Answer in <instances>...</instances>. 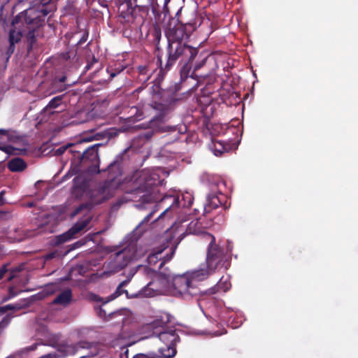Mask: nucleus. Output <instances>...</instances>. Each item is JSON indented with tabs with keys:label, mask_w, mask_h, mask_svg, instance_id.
I'll use <instances>...</instances> for the list:
<instances>
[{
	"label": "nucleus",
	"mask_w": 358,
	"mask_h": 358,
	"mask_svg": "<svg viewBox=\"0 0 358 358\" xmlns=\"http://www.w3.org/2000/svg\"><path fill=\"white\" fill-rule=\"evenodd\" d=\"M230 288H231L230 282L227 279L224 280V278L222 277V278H221L220 281L217 282V284L214 287V289H215V291L213 292V293H215L216 292H226Z\"/></svg>",
	"instance_id": "cd10ccee"
},
{
	"label": "nucleus",
	"mask_w": 358,
	"mask_h": 358,
	"mask_svg": "<svg viewBox=\"0 0 358 358\" xmlns=\"http://www.w3.org/2000/svg\"><path fill=\"white\" fill-rule=\"evenodd\" d=\"M225 196L220 192L210 193L207 196L206 203L203 206V214L205 215L210 213L213 209L222 205Z\"/></svg>",
	"instance_id": "f3484780"
},
{
	"label": "nucleus",
	"mask_w": 358,
	"mask_h": 358,
	"mask_svg": "<svg viewBox=\"0 0 358 358\" xmlns=\"http://www.w3.org/2000/svg\"><path fill=\"white\" fill-rule=\"evenodd\" d=\"M127 181V185L124 189L131 193V200L138 202L136 205L137 208L150 210L136 229L141 228L147 224L159 208L164 210L156 220L164 217L169 212L176 210L180 206L183 208H190L193 203V197L189 193L182 195L183 203L180 201L179 196L176 194H166L162 196L159 185L162 180L159 173L154 170H137Z\"/></svg>",
	"instance_id": "f257e3e1"
},
{
	"label": "nucleus",
	"mask_w": 358,
	"mask_h": 358,
	"mask_svg": "<svg viewBox=\"0 0 358 358\" xmlns=\"http://www.w3.org/2000/svg\"><path fill=\"white\" fill-rule=\"evenodd\" d=\"M55 257V252H50L45 256V260H50Z\"/></svg>",
	"instance_id": "a18cd8bd"
},
{
	"label": "nucleus",
	"mask_w": 358,
	"mask_h": 358,
	"mask_svg": "<svg viewBox=\"0 0 358 358\" xmlns=\"http://www.w3.org/2000/svg\"><path fill=\"white\" fill-rule=\"evenodd\" d=\"M138 80L141 82L142 84L133 92L132 94L134 96L138 95L141 91L145 89L147 87L146 83L150 78L153 72V71L147 66H138Z\"/></svg>",
	"instance_id": "a211bd4d"
},
{
	"label": "nucleus",
	"mask_w": 358,
	"mask_h": 358,
	"mask_svg": "<svg viewBox=\"0 0 358 358\" xmlns=\"http://www.w3.org/2000/svg\"><path fill=\"white\" fill-rule=\"evenodd\" d=\"M130 280H131V278H127V279H126V280H123L122 282H121L119 284V285L117 286V287L116 288V289L114 292V293H113L110 296V298L111 299H116L117 297L120 296V295H122L124 293L126 294L127 298H131L132 296H129V293H128L127 290L123 289V287H124L125 286H127L129 283Z\"/></svg>",
	"instance_id": "b1692460"
},
{
	"label": "nucleus",
	"mask_w": 358,
	"mask_h": 358,
	"mask_svg": "<svg viewBox=\"0 0 358 358\" xmlns=\"http://www.w3.org/2000/svg\"><path fill=\"white\" fill-rule=\"evenodd\" d=\"M27 165L22 158H12L8 163V168L12 172L23 171Z\"/></svg>",
	"instance_id": "5701e85b"
},
{
	"label": "nucleus",
	"mask_w": 358,
	"mask_h": 358,
	"mask_svg": "<svg viewBox=\"0 0 358 358\" xmlns=\"http://www.w3.org/2000/svg\"><path fill=\"white\" fill-rule=\"evenodd\" d=\"M1 217L3 216V212L1 210Z\"/></svg>",
	"instance_id": "4d7b16f0"
},
{
	"label": "nucleus",
	"mask_w": 358,
	"mask_h": 358,
	"mask_svg": "<svg viewBox=\"0 0 358 358\" xmlns=\"http://www.w3.org/2000/svg\"><path fill=\"white\" fill-rule=\"evenodd\" d=\"M151 107L159 113L152 120L151 124L153 127L156 126L157 123L163 122L164 117L169 112V106L166 103H162L158 101H152Z\"/></svg>",
	"instance_id": "aec40b11"
},
{
	"label": "nucleus",
	"mask_w": 358,
	"mask_h": 358,
	"mask_svg": "<svg viewBox=\"0 0 358 358\" xmlns=\"http://www.w3.org/2000/svg\"><path fill=\"white\" fill-rule=\"evenodd\" d=\"M122 352L120 353V358H129V350L127 348L122 349Z\"/></svg>",
	"instance_id": "79ce46f5"
},
{
	"label": "nucleus",
	"mask_w": 358,
	"mask_h": 358,
	"mask_svg": "<svg viewBox=\"0 0 358 358\" xmlns=\"http://www.w3.org/2000/svg\"><path fill=\"white\" fill-rule=\"evenodd\" d=\"M177 245H172L169 248V252L165 256L162 257V252L167 248L166 246L161 245L160 247L153 250L148 258L147 261L150 266H155L158 262L160 261L159 265L158 266L159 270H160L163 266L169 262L173 257Z\"/></svg>",
	"instance_id": "4468645a"
},
{
	"label": "nucleus",
	"mask_w": 358,
	"mask_h": 358,
	"mask_svg": "<svg viewBox=\"0 0 358 358\" xmlns=\"http://www.w3.org/2000/svg\"><path fill=\"white\" fill-rule=\"evenodd\" d=\"M162 38V30L159 26H154L148 31V40L149 43L154 47V54L155 55L157 63L160 67V72H167L168 71L164 70L163 61H162V50L160 47L159 43Z\"/></svg>",
	"instance_id": "dca6fc26"
},
{
	"label": "nucleus",
	"mask_w": 358,
	"mask_h": 358,
	"mask_svg": "<svg viewBox=\"0 0 358 358\" xmlns=\"http://www.w3.org/2000/svg\"><path fill=\"white\" fill-rule=\"evenodd\" d=\"M122 204V202L120 201H117L116 203H113L111 206V208L113 210H117V209H119V208L120 207Z\"/></svg>",
	"instance_id": "c03bdc74"
},
{
	"label": "nucleus",
	"mask_w": 358,
	"mask_h": 358,
	"mask_svg": "<svg viewBox=\"0 0 358 358\" xmlns=\"http://www.w3.org/2000/svg\"><path fill=\"white\" fill-rule=\"evenodd\" d=\"M132 358H162L157 355L155 352H149L148 353H140L134 355Z\"/></svg>",
	"instance_id": "c9c22d12"
},
{
	"label": "nucleus",
	"mask_w": 358,
	"mask_h": 358,
	"mask_svg": "<svg viewBox=\"0 0 358 358\" xmlns=\"http://www.w3.org/2000/svg\"><path fill=\"white\" fill-rule=\"evenodd\" d=\"M206 58H203L199 62L196 63L195 64V66H194V71H197L199 70V69H201L206 63Z\"/></svg>",
	"instance_id": "a19ab883"
},
{
	"label": "nucleus",
	"mask_w": 358,
	"mask_h": 358,
	"mask_svg": "<svg viewBox=\"0 0 358 358\" xmlns=\"http://www.w3.org/2000/svg\"><path fill=\"white\" fill-rule=\"evenodd\" d=\"M151 1L155 2V3H157V0H151Z\"/></svg>",
	"instance_id": "6e6d98bb"
},
{
	"label": "nucleus",
	"mask_w": 358,
	"mask_h": 358,
	"mask_svg": "<svg viewBox=\"0 0 358 358\" xmlns=\"http://www.w3.org/2000/svg\"><path fill=\"white\" fill-rule=\"evenodd\" d=\"M155 4L151 0H138L135 2L124 0L118 5L119 21L132 29L139 28L144 24L150 10L155 9Z\"/></svg>",
	"instance_id": "423d86ee"
},
{
	"label": "nucleus",
	"mask_w": 358,
	"mask_h": 358,
	"mask_svg": "<svg viewBox=\"0 0 358 358\" xmlns=\"http://www.w3.org/2000/svg\"><path fill=\"white\" fill-rule=\"evenodd\" d=\"M62 96H57L54 98H52L48 104L45 106V108L43 109L44 112H48L50 114H54L55 111H51L52 109H55L57 108L62 103Z\"/></svg>",
	"instance_id": "bb28decb"
},
{
	"label": "nucleus",
	"mask_w": 358,
	"mask_h": 358,
	"mask_svg": "<svg viewBox=\"0 0 358 358\" xmlns=\"http://www.w3.org/2000/svg\"><path fill=\"white\" fill-rule=\"evenodd\" d=\"M217 185H218V182H216L215 184V187H217Z\"/></svg>",
	"instance_id": "5fc2aeb1"
},
{
	"label": "nucleus",
	"mask_w": 358,
	"mask_h": 358,
	"mask_svg": "<svg viewBox=\"0 0 358 358\" xmlns=\"http://www.w3.org/2000/svg\"><path fill=\"white\" fill-rule=\"evenodd\" d=\"M36 6L30 8L27 12L28 18L30 20H37L38 22H43L40 16L44 17L56 10V5L53 0H36Z\"/></svg>",
	"instance_id": "f8f14e48"
},
{
	"label": "nucleus",
	"mask_w": 358,
	"mask_h": 358,
	"mask_svg": "<svg viewBox=\"0 0 358 358\" xmlns=\"http://www.w3.org/2000/svg\"><path fill=\"white\" fill-rule=\"evenodd\" d=\"M91 220V215H87L86 217H82L80 219L67 231L55 237V245H59L73 238L77 234L85 229L88 226Z\"/></svg>",
	"instance_id": "ddd939ff"
},
{
	"label": "nucleus",
	"mask_w": 358,
	"mask_h": 358,
	"mask_svg": "<svg viewBox=\"0 0 358 358\" xmlns=\"http://www.w3.org/2000/svg\"><path fill=\"white\" fill-rule=\"evenodd\" d=\"M42 358H57L55 354H48L42 357Z\"/></svg>",
	"instance_id": "de8ad7c7"
},
{
	"label": "nucleus",
	"mask_w": 358,
	"mask_h": 358,
	"mask_svg": "<svg viewBox=\"0 0 358 358\" xmlns=\"http://www.w3.org/2000/svg\"><path fill=\"white\" fill-rule=\"evenodd\" d=\"M177 15L178 22L173 25L169 22L165 31L168 45L163 69L166 71H169L180 58L189 61L199 53L197 48L183 42V38L188 37L201 24L202 17L194 11L189 13V19L182 16L181 13H178Z\"/></svg>",
	"instance_id": "f03ea898"
},
{
	"label": "nucleus",
	"mask_w": 358,
	"mask_h": 358,
	"mask_svg": "<svg viewBox=\"0 0 358 358\" xmlns=\"http://www.w3.org/2000/svg\"><path fill=\"white\" fill-rule=\"evenodd\" d=\"M155 87H156L157 89V91H159V87L155 86V85H152L151 89H152V91L154 92L155 91Z\"/></svg>",
	"instance_id": "603ef678"
},
{
	"label": "nucleus",
	"mask_w": 358,
	"mask_h": 358,
	"mask_svg": "<svg viewBox=\"0 0 358 358\" xmlns=\"http://www.w3.org/2000/svg\"><path fill=\"white\" fill-rule=\"evenodd\" d=\"M13 317L14 316L13 315V313H8L5 317H3V319H1V329L6 327L9 324L11 318Z\"/></svg>",
	"instance_id": "e433bc0d"
},
{
	"label": "nucleus",
	"mask_w": 358,
	"mask_h": 358,
	"mask_svg": "<svg viewBox=\"0 0 358 358\" xmlns=\"http://www.w3.org/2000/svg\"><path fill=\"white\" fill-rule=\"evenodd\" d=\"M237 147L238 145L235 143H225L221 141H213L210 145V148L216 156L229 153L231 151L236 150Z\"/></svg>",
	"instance_id": "6ab92c4d"
},
{
	"label": "nucleus",
	"mask_w": 358,
	"mask_h": 358,
	"mask_svg": "<svg viewBox=\"0 0 358 358\" xmlns=\"http://www.w3.org/2000/svg\"><path fill=\"white\" fill-rule=\"evenodd\" d=\"M78 115L82 119L78 122L73 120V121H72V123L82 124V123L89 121L90 120V118L92 117V115L90 114V113L86 112V111H80V112H78Z\"/></svg>",
	"instance_id": "473e14b6"
},
{
	"label": "nucleus",
	"mask_w": 358,
	"mask_h": 358,
	"mask_svg": "<svg viewBox=\"0 0 358 358\" xmlns=\"http://www.w3.org/2000/svg\"><path fill=\"white\" fill-rule=\"evenodd\" d=\"M95 310H96V314L97 315L102 318V319H104L106 320H108V317H112L113 316L115 315L116 313H109L108 315H107V313L106 311L101 306L99 307H97V308H95Z\"/></svg>",
	"instance_id": "2f4dec72"
},
{
	"label": "nucleus",
	"mask_w": 358,
	"mask_h": 358,
	"mask_svg": "<svg viewBox=\"0 0 358 358\" xmlns=\"http://www.w3.org/2000/svg\"><path fill=\"white\" fill-rule=\"evenodd\" d=\"M145 136L147 138H149L152 136V132H147L145 134Z\"/></svg>",
	"instance_id": "8fccbe9b"
},
{
	"label": "nucleus",
	"mask_w": 358,
	"mask_h": 358,
	"mask_svg": "<svg viewBox=\"0 0 358 358\" xmlns=\"http://www.w3.org/2000/svg\"><path fill=\"white\" fill-rule=\"evenodd\" d=\"M160 131H177V134H176V138H178V136L180 134V131H178V129H177V127L176 126H166V127H163Z\"/></svg>",
	"instance_id": "4c0bfd02"
},
{
	"label": "nucleus",
	"mask_w": 358,
	"mask_h": 358,
	"mask_svg": "<svg viewBox=\"0 0 358 358\" xmlns=\"http://www.w3.org/2000/svg\"><path fill=\"white\" fill-rule=\"evenodd\" d=\"M136 247L134 245H130L121 250L115 252L114 254L110 255L106 263V268L111 273H117L121 271L132 259L136 258Z\"/></svg>",
	"instance_id": "9d476101"
},
{
	"label": "nucleus",
	"mask_w": 358,
	"mask_h": 358,
	"mask_svg": "<svg viewBox=\"0 0 358 358\" xmlns=\"http://www.w3.org/2000/svg\"><path fill=\"white\" fill-rule=\"evenodd\" d=\"M34 206V203L33 202H29L27 203V206L29 207V208H31Z\"/></svg>",
	"instance_id": "3c124183"
},
{
	"label": "nucleus",
	"mask_w": 358,
	"mask_h": 358,
	"mask_svg": "<svg viewBox=\"0 0 358 358\" xmlns=\"http://www.w3.org/2000/svg\"><path fill=\"white\" fill-rule=\"evenodd\" d=\"M29 8L26 10L20 13L17 15H16L11 22L12 28L9 31L8 36V41L9 46L6 51V55L8 58H9L11 55L14 52L15 47V43H17L20 41L22 32L20 30V24H26L29 31L27 34V41L28 43V49L31 50L33 48V45L36 42V37L38 36L36 34L38 30L45 25V18L48 15H44V17L40 16V20L43 19V22L40 23L37 20H30L28 18L27 12Z\"/></svg>",
	"instance_id": "39448f33"
},
{
	"label": "nucleus",
	"mask_w": 358,
	"mask_h": 358,
	"mask_svg": "<svg viewBox=\"0 0 358 358\" xmlns=\"http://www.w3.org/2000/svg\"><path fill=\"white\" fill-rule=\"evenodd\" d=\"M3 194H4V192L3 191H1V205L3 204L6 201L3 198Z\"/></svg>",
	"instance_id": "09e8293b"
},
{
	"label": "nucleus",
	"mask_w": 358,
	"mask_h": 358,
	"mask_svg": "<svg viewBox=\"0 0 358 358\" xmlns=\"http://www.w3.org/2000/svg\"><path fill=\"white\" fill-rule=\"evenodd\" d=\"M100 158H71V167L64 177L78 176L73 179L71 193L76 198H81L89 190L92 176L108 170L110 172L115 167V162H111L106 167L100 168Z\"/></svg>",
	"instance_id": "7ed1b4c3"
},
{
	"label": "nucleus",
	"mask_w": 358,
	"mask_h": 358,
	"mask_svg": "<svg viewBox=\"0 0 358 358\" xmlns=\"http://www.w3.org/2000/svg\"><path fill=\"white\" fill-rule=\"evenodd\" d=\"M131 176L126 177L122 182L116 176H113L110 179H107L103 183H100L96 188L91 189L88 192V201L83 203L76 207L71 213V217H73L79 214H83V217L87 215L93 216L91 210L97 205L110 199L115 194L117 188H120L126 194H131L127 192L124 188L127 185V180L130 178Z\"/></svg>",
	"instance_id": "20e7f679"
},
{
	"label": "nucleus",
	"mask_w": 358,
	"mask_h": 358,
	"mask_svg": "<svg viewBox=\"0 0 358 358\" xmlns=\"http://www.w3.org/2000/svg\"><path fill=\"white\" fill-rule=\"evenodd\" d=\"M21 309V306L18 304H8L4 306H1V315L6 313L8 310H12L13 312L16 310Z\"/></svg>",
	"instance_id": "72a5a7b5"
},
{
	"label": "nucleus",
	"mask_w": 358,
	"mask_h": 358,
	"mask_svg": "<svg viewBox=\"0 0 358 358\" xmlns=\"http://www.w3.org/2000/svg\"><path fill=\"white\" fill-rule=\"evenodd\" d=\"M195 57H193L191 60H185L182 57L179 59L180 60V62L183 63L182 66L180 69V78L182 80H185L188 78L189 73L190 72V70L192 69V62L194 59Z\"/></svg>",
	"instance_id": "393cba45"
},
{
	"label": "nucleus",
	"mask_w": 358,
	"mask_h": 358,
	"mask_svg": "<svg viewBox=\"0 0 358 358\" xmlns=\"http://www.w3.org/2000/svg\"><path fill=\"white\" fill-rule=\"evenodd\" d=\"M124 69H125V66L119 64L118 66H115V67H113V66H108L107 68L106 71L109 73L110 78H113L117 74H119L122 71H123Z\"/></svg>",
	"instance_id": "c756f323"
},
{
	"label": "nucleus",
	"mask_w": 358,
	"mask_h": 358,
	"mask_svg": "<svg viewBox=\"0 0 358 358\" xmlns=\"http://www.w3.org/2000/svg\"><path fill=\"white\" fill-rule=\"evenodd\" d=\"M19 271L20 270L17 268L10 270L8 265L3 264L1 266V279L6 278L7 281H10Z\"/></svg>",
	"instance_id": "a878e982"
},
{
	"label": "nucleus",
	"mask_w": 358,
	"mask_h": 358,
	"mask_svg": "<svg viewBox=\"0 0 358 358\" xmlns=\"http://www.w3.org/2000/svg\"><path fill=\"white\" fill-rule=\"evenodd\" d=\"M65 80H66V77H64H64H62V78L60 79V81H61V82H64V81H65Z\"/></svg>",
	"instance_id": "864d4df0"
},
{
	"label": "nucleus",
	"mask_w": 358,
	"mask_h": 358,
	"mask_svg": "<svg viewBox=\"0 0 358 358\" xmlns=\"http://www.w3.org/2000/svg\"><path fill=\"white\" fill-rule=\"evenodd\" d=\"M204 238L210 241L206 257L208 275L216 269L225 267L227 268L229 262L224 250L215 243V238L211 234L204 232Z\"/></svg>",
	"instance_id": "6e6552de"
},
{
	"label": "nucleus",
	"mask_w": 358,
	"mask_h": 358,
	"mask_svg": "<svg viewBox=\"0 0 358 358\" xmlns=\"http://www.w3.org/2000/svg\"><path fill=\"white\" fill-rule=\"evenodd\" d=\"M99 5L103 8H108L109 3H114L118 8V5L121 2V0H98Z\"/></svg>",
	"instance_id": "f704fd0d"
},
{
	"label": "nucleus",
	"mask_w": 358,
	"mask_h": 358,
	"mask_svg": "<svg viewBox=\"0 0 358 358\" xmlns=\"http://www.w3.org/2000/svg\"><path fill=\"white\" fill-rule=\"evenodd\" d=\"M16 295L17 292L14 291V289L13 287H10L8 289V296L3 297V299L1 300V303L9 300L10 299L15 296Z\"/></svg>",
	"instance_id": "58836bf2"
},
{
	"label": "nucleus",
	"mask_w": 358,
	"mask_h": 358,
	"mask_svg": "<svg viewBox=\"0 0 358 358\" xmlns=\"http://www.w3.org/2000/svg\"><path fill=\"white\" fill-rule=\"evenodd\" d=\"M87 38H88V32L84 33L83 36L81 37V38L78 42V45H82L83 43L86 42V41L87 40Z\"/></svg>",
	"instance_id": "37998d69"
},
{
	"label": "nucleus",
	"mask_w": 358,
	"mask_h": 358,
	"mask_svg": "<svg viewBox=\"0 0 358 358\" xmlns=\"http://www.w3.org/2000/svg\"><path fill=\"white\" fill-rule=\"evenodd\" d=\"M80 348H84L86 347L84 345H81V343L68 344L64 343L58 345L57 350L61 352L62 356H69L75 355Z\"/></svg>",
	"instance_id": "412c9836"
},
{
	"label": "nucleus",
	"mask_w": 358,
	"mask_h": 358,
	"mask_svg": "<svg viewBox=\"0 0 358 358\" xmlns=\"http://www.w3.org/2000/svg\"><path fill=\"white\" fill-rule=\"evenodd\" d=\"M152 285V282H149L146 286H145L139 292V295L144 296H152L155 294V290L151 287Z\"/></svg>",
	"instance_id": "7c9ffc66"
},
{
	"label": "nucleus",
	"mask_w": 358,
	"mask_h": 358,
	"mask_svg": "<svg viewBox=\"0 0 358 358\" xmlns=\"http://www.w3.org/2000/svg\"><path fill=\"white\" fill-rule=\"evenodd\" d=\"M164 343V346L160 347L157 352L158 357L162 358H172L176 354V343L180 338L175 329L164 331L155 330L153 333Z\"/></svg>",
	"instance_id": "9b49d317"
},
{
	"label": "nucleus",
	"mask_w": 358,
	"mask_h": 358,
	"mask_svg": "<svg viewBox=\"0 0 358 358\" xmlns=\"http://www.w3.org/2000/svg\"><path fill=\"white\" fill-rule=\"evenodd\" d=\"M98 62V59L93 55L92 57L91 61L87 62V64L85 67V71H87L88 70L91 69L92 66Z\"/></svg>",
	"instance_id": "ea45409f"
},
{
	"label": "nucleus",
	"mask_w": 358,
	"mask_h": 358,
	"mask_svg": "<svg viewBox=\"0 0 358 358\" xmlns=\"http://www.w3.org/2000/svg\"><path fill=\"white\" fill-rule=\"evenodd\" d=\"M100 143L93 145H87L86 141H81L76 144H69V155L71 157H99L98 148Z\"/></svg>",
	"instance_id": "2eb2a0df"
},
{
	"label": "nucleus",
	"mask_w": 358,
	"mask_h": 358,
	"mask_svg": "<svg viewBox=\"0 0 358 358\" xmlns=\"http://www.w3.org/2000/svg\"><path fill=\"white\" fill-rule=\"evenodd\" d=\"M208 272L205 268L194 270L173 278V285L180 295L196 296L200 293L199 282L206 279Z\"/></svg>",
	"instance_id": "0eeeda50"
},
{
	"label": "nucleus",
	"mask_w": 358,
	"mask_h": 358,
	"mask_svg": "<svg viewBox=\"0 0 358 358\" xmlns=\"http://www.w3.org/2000/svg\"><path fill=\"white\" fill-rule=\"evenodd\" d=\"M53 153L50 157H60L63 155H65L66 157L69 156V144L66 145H62L55 150H52Z\"/></svg>",
	"instance_id": "c85d7f7f"
},
{
	"label": "nucleus",
	"mask_w": 358,
	"mask_h": 358,
	"mask_svg": "<svg viewBox=\"0 0 358 358\" xmlns=\"http://www.w3.org/2000/svg\"><path fill=\"white\" fill-rule=\"evenodd\" d=\"M6 140L8 145H1V151L8 155H24L28 145L27 136L20 135L15 131H8L1 129V141Z\"/></svg>",
	"instance_id": "1a4fd4ad"
},
{
	"label": "nucleus",
	"mask_w": 358,
	"mask_h": 358,
	"mask_svg": "<svg viewBox=\"0 0 358 358\" xmlns=\"http://www.w3.org/2000/svg\"><path fill=\"white\" fill-rule=\"evenodd\" d=\"M72 299L71 290L68 289L59 294L52 301V304L66 306Z\"/></svg>",
	"instance_id": "4be33fe9"
},
{
	"label": "nucleus",
	"mask_w": 358,
	"mask_h": 358,
	"mask_svg": "<svg viewBox=\"0 0 358 358\" xmlns=\"http://www.w3.org/2000/svg\"><path fill=\"white\" fill-rule=\"evenodd\" d=\"M169 145H169V143H167V144L164 146V148H163V151H164V152H171V153H175V152L171 151V150L169 148Z\"/></svg>",
	"instance_id": "49530a36"
}]
</instances>
